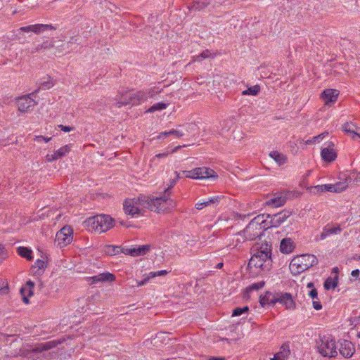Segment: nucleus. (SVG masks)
<instances>
[{
    "instance_id": "nucleus-19",
    "label": "nucleus",
    "mask_w": 360,
    "mask_h": 360,
    "mask_svg": "<svg viewBox=\"0 0 360 360\" xmlns=\"http://www.w3.org/2000/svg\"><path fill=\"white\" fill-rule=\"evenodd\" d=\"M90 280H91V283L111 282L115 280V276L111 273L105 272L91 277Z\"/></svg>"
},
{
    "instance_id": "nucleus-26",
    "label": "nucleus",
    "mask_w": 360,
    "mask_h": 360,
    "mask_svg": "<svg viewBox=\"0 0 360 360\" xmlns=\"http://www.w3.org/2000/svg\"><path fill=\"white\" fill-rule=\"evenodd\" d=\"M285 202V198L282 196H278L276 198H271L266 201V205H272L275 207L282 206Z\"/></svg>"
},
{
    "instance_id": "nucleus-33",
    "label": "nucleus",
    "mask_w": 360,
    "mask_h": 360,
    "mask_svg": "<svg viewBox=\"0 0 360 360\" xmlns=\"http://www.w3.org/2000/svg\"><path fill=\"white\" fill-rule=\"evenodd\" d=\"M167 107V104H166L165 103H162V102L154 104L151 107H150L146 111V113H151V112H154L155 111H160V110H162L164 109H166Z\"/></svg>"
},
{
    "instance_id": "nucleus-53",
    "label": "nucleus",
    "mask_w": 360,
    "mask_h": 360,
    "mask_svg": "<svg viewBox=\"0 0 360 360\" xmlns=\"http://www.w3.org/2000/svg\"><path fill=\"white\" fill-rule=\"evenodd\" d=\"M245 240H248L244 237V234L243 233V231H241L237 234V238H236L237 243H243Z\"/></svg>"
},
{
    "instance_id": "nucleus-64",
    "label": "nucleus",
    "mask_w": 360,
    "mask_h": 360,
    "mask_svg": "<svg viewBox=\"0 0 360 360\" xmlns=\"http://www.w3.org/2000/svg\"><path fill=\"white\" fill-rule=\"evenodd\" d=\"M326 134H328V133H323L321 134L316 136H314V139L317 140V142H319L320 140L323 139Z\"/></svg>"
},
{
    "instance_id": "nucleus-12",
    "label": "nucleus",
    "mask_w": 360,
    "mask_h": 360,
    "mask_svg": "<svg viewBox=\"0 0 360 360\" xmlns=\"http://www.w3.org/2000/svg\"><path fill=\"white\" fill-rule=\"evenodd\" d=\"M291 215V212L288 210H283L282 212L274 214H265V219L268 220L269 226L270 227H278Z\"/></svg>"
},
{
    "instance_id": "nucleus-29",
    "label": "nucleus",
    "mask_w": 360,
    "mask_h": 360,
    "mask_svg": "<svg viewBox=\"0 0 360 360\" xmlns=\"http://www.w3.org/2000/svg\"><path fill=\"white\" fill-rule=\"evenodd\" d=\"M269 155L280 165L285 162L286 157L282 153L277 151H272L270 153Z\"/></svg>"
},
{
    "instance_id": "nucleus-63",
    "label": "nucleus",
    "mask_w": 360,
    "mask_h": 360,
    "mask_svg": "<svg viewBox=\"0 0 360 360\" xmlns=\"http://www.w3.org/2000/svg\"><path fill=\"white\" fill-rule=\"evenodd\" d=\"M168 155H169L168 152L162 153H158V154L155 155V158H166V157L168 156Z\"/></svg>"
},
{
    "instance_id": "nucleus-62",
    "label": "nucleus",
    "mask_w": 360,
    "mask_h": 360,
    "mask_svg": "<svg viewBox=\"0 0 360 360\" xmlns=\"http://www.w3.org/2000/svg\"><path fill=\"white\" fill-rule=\"evenodd\" d=\"M351 275L354 278H357L360 276V270L359 269H355L353 270L351 273Z\"/></svg>"
},
{
    "instance_id": "nucleus-20",
    "label": "nucleus",
    "mask_w": 360,
    "mask_h": 360,
    "mask_svg": "<svg viewBox=\"0 0 360 360\" xmlns=\"http://www.w3.org/2000/svg\"><path fill=\"white\" fill-rule=\"evenodd\" d=\"M59 343H60V342H58L56 340L41 343V344L36 345L32 349V351L33 352H36V353H41L44 351H46V350L51 349L56 347Z\"/></svg>"
},
{
    "instance_id": "nucleus-25",
    "label": "nucleus",
    "mask_w": 360,
    "mask_h": 360,
    "mask_svg": "<svg viewBox=\"0 0 360 360\" xmlns=\"http://www.w3.org/2000/svg\"><path fill=\"white\" fill-rule=\"evenodd\" d=\"M39 86L37 89H39V91L41 89H49L50 88H51L53 86V83L51 80V77H49V76L45 77L43 79H41V81L39 82Z\"/></svg>"
},
{
    "instance_id": "nucleus-11",
    "label": "nucleus",
    "mask_w": 360,
    "mask_h": 360,
    "mask_svg": "<svg viewBox=\"0 0 360 360\" xmlns=\"http://www.w3.org/2000/svg\"><path fill=\"white\" fill-rule=\"evenodd\" d=\"M73 231L70 226H64L56 235V242L58 245L66 246L70 244L73 239Z\"/></svg>"
},
{
    "instance_id": "nucleus-24",
    "label": "nucleus",
    "mask_w": 360,
    "mask_h": 360,
    "mask_svg": "<svg viewBox=\"0 0 360 360\" xmlns=\"http://www.w3.org/2000/svg\"><path fill=\"white\" fill-rule=\"evenodd\" d=\"M56 30V27L53 26L52 25L35 24L34 29V33L39 34L40 33H43L44 32L49 31V30Z\"/></svg>"
},
{
    "instance_id": "nucleus-28",
    "label": "nucleus",
    "mask_w": 360,
    "mask_h": 360,
    "mask_svg": "<svg viewBox=\"0 0 360 360\" xmlns=\"http://www.w3.org/2000/svg\"><path fill=\"white\" fill-rule=\"evenodd\" d=\"M54 47V42L53 41L45 40L41 44L36 46L35 51H41L44 50H49Z\"/></svg>"
},
{
    "instance_id": "nucleus-5",
    "label": "nucleus",
    "mask_w": 360,
    "mask_h": 360,
    "mask_svg": "<svg viewBox=\"0 0 360 360\" xmlns=\"http://www.w3.org/2000/svg\"><path fill=\"white\" fill-rule=\"evenodd\" d=\"M84 224L89 230L103 233L113 227L114 220L109 215L100 214L88 218Z\"/></svg>"
},
{
    "instance_id": "nucleus-38",
    "label": "nucleus",
    "mask_w": 360,
    "mask_h": 360,
    "mask_svg": "<svg viewBox=\"0 0 360 360\" xmlns=\"http://www.w3.org/2000/svg\"><path fill=\"white\" fill-rule=\"evenodd\" d=\"M160 92V91H159L158 88L155 87L152 88L147 91H143V94L145 95L144 103L146 102L148 100V98H154Z\"/></svg>"
},
{
    "instance_id": "nucleus-21",
    "label": "nucleus",
    "mask_w": 360,
    "mask_h": 360,
    "mask_svg": "<svg viewBox=\"0 0 360 360\" xmlns=\"http://www.w3.org/2000/svg\"><path fill=\"white\" fill-rule=\"evenodd\" d=\"M295 244L292 240L290 238H283L280 244V250L285 254H289L293 251Z\"/></svg>"
},
{
    "instance_id": "nucleus-41",
    "label": "nucleus",
    "mask_w": 360,
    "mask_h": 360,
    "mask_svg": "<svg viewBox=\"0 0 360 360\" xmlns=\"http://www.w3.org/2000/svg\"><path fill=\"white\" fill-rule=\"evenodd\" d=\"M314 188L317 191V192H333L334 187L333 186V184H323L316 186L314 187Z\"/></svg>"
},
{
    "instance_id": "nucleus-44",
    "label": "nucleus",
    "mask_w": 360,
    "mask_h": 360,
    "mask_svg": "<svg viewBox=\"0 0 360 360\" xmlns=\"http://www.w3.org/2000/svg\"><path fill=\"white\" fill-rule=\"evenodd\" d=\"M264 284H265L264 281H260L258 283H255L250 285L248 287V289L250 290H258L264 287Z\"/></svg>"
},
{
    "instance_id": "nucleus-45",
    "label": "nucleus",
    "mask_w": 360,
    "mask_h": 360,
    "mask_svg": "<svg viewBox=\"0 0 360 360\" xmlns=\"http://www.w3.org/2000/svg\"><path fill=\"white\" fill-rule=\"evenodd\" d=\"M167 274H168V271L166 270H160V271L149 273L150 277L151 278H153L156 276H166Z\"/></svg>"
},
{
    "instance_id": "nucleus-60",
    "label": "nucleus",
    "mask_w": 360,
    "mask_h": 360,
    "mask_svg": "<svg viewBox=\"0 0 360 360\" xmlns=\"http://www.w3.org/2000/svg\"><path fill=\"white\" fill-rule=\"evenodd\" d=\"M170 135L169 131H163L161 132L157 137L158 139H165V137Z\"/></svg>"
},
{
    "instance_id": "nucleus-46",
    "label": "nucleus",
    "mask_w": 360,
    "mask_h": 360,
    "mask_svg": "<svg viewBox=\"0 0 360 360\" xmlns=\"http://www.w3.org/2000/svg\"><path fill=\"white\" fill-rule=\"evenodd\" d=\"M46 266V262L44 260L37 259L34 263V267H37L39 270H42Z\"/></svg>"
},
{
    "instance_id": "nucleus-43",
    "label": "nucleus",
    "mask_w": 360,
    "mask_h": 360,
    "mask_svg": "<svg viewBox=\"0 0 360 360\" xmlns=\"http://www.w3.org/2000/svg\"><path fill=\"white\" fill-rule=\"evenodd\" d=\"M8 292V284L0 278V295H6Z\"/></svg>"
},
{
    "instance_id": "nucleus-15",
    "label": "nucleus",
    "mask_w": 360,
    "mask_h": 360,
    "mask_svg": "<svg viewBox=\"0 0 360 360\" xmlns=\"http://www.w3.org/2000/svg\"><path fill=\"white\" fill-rule=\"evenodd\" d=\"M166 340V335L164 333H159L155 335V337L152 338L150 340H147L144 342L145 346L148 349L159 348L163 344H166L165 342Z\"/></svg>"
},
{
    "instance_id": "nucleus-39",
    "label": "nucleus",
    "mask_w": 360,
    "mask_h": 360,
    "mask_svg": "<svg viewBox=\"0 0 360 360\" xmlns=\"http://www.w3.org/2000/svg\"><path fill=\"white\" fill-rule=\"evenodd\" d=\"M212 56V53L209 50L202 51L200 55L193 56V61L200 62L205 58H208Z\"/></svg>"
},
{
    "instance_id": "nucleus-51",
    "label": "nucleus",
    "mask_w": 360,
    "mask_h": 360,
    "mask_svg": "<svg viewBox=\"0 0 360 360\" xmlns=\"http://www.w3.org/2000/svg\"><path fill=\"white\" fill-rule=\"evenodd\" d=\"M26 285L27 287H29V292H28V296H32L33 295V288L34 286V282L31 281H28L26 283Z\"/></svg>"
},
{
    "instance_id": "nucleus-48",
    "label": "nucleus",
    "mask_w": 360,
    "mask_h": 360,
    "mask_svg": "<svg viewBox=\"0 0 360 360\" xmlns=\"http://www.w3.org/2000/svg\"><path fill=\"white\" fill-rule=\"evenodd\" d=\"M170 182V184L169 186L165 190V194H167V195H170V190L172 188H173L174 186V185L176 184V179H172L169 181Z\"/></svg>"
},
{
    "instance_id": "nucleus-47",
    "label": "nucleus",
    "mask_w": 360,
    "mask_h": 360,
    "mask_svg": "<svg viewBox=\"0 0 360 360\" xmlns=\"http://www.w3.org/2000/svg\"><path fill=\"white\" fill-rule=\"evenodd\" d=\"M220 200H221V197L217 195V196H213V197L209 198L207 201V202H209L210 205H212L217 204Z\"/></svg>"
},
{
    "instance_id": "nucleus-9",
    "label": "nucleus",
    "mask_w": 360,
    "mask_h": 360,
    "mask_svg": "<svg viewBox=\"0 0 360 360\" xmlns=\"http://www.w3.org/2000/svg\"><path fill=\"white\" fill-rule=\"evenodd\" d=\"M182 172L185 174L186 178L193 179H217L218 178L217 174L213 169L205 167H196L189 171H183Z\"/></svg>"
},
{
    "instance_id": "nucleus-6",
    "label": "nucleus",
    "mask_w": 360,
    "mask_h": 360,
    "mask_svg": "<svg viewBox=\"0 0 360 360\" xmlns=\"http://www.w3.org/2000/svg\"><path fill=\"white\" fill-rule=\"evenodd\" d=\"M143 91H127L120 96H117L116 105L120 108L123 105H136L144 103Z\"/></svg>"
},
{
    "instance_id": "nucleus-36",
    "label": "nucleus",
    "mask_w": 360,
    "mask_h": 360,
    "mask_svg": "<svg viewBox=\"0 0 360 360\" xmlns=\"http://www.w3.org/2000/svg\"><path fill=\"white\" fill-rule=\"evenodd\" d=\"M333 186L334 187L333 192L340 193L345 190L349 186L348 183L346 181V180H345L344 181H339L335 184H333Z\"/></svg>"
},
{
    "instance_id": "nucleus-34",
    "label": "nucleus",
    "mask_w": 360,
    "mask_h": 360,
    "mask_svg": "<svg viewBox=\"0 0 360 360\" xmlns=\"http://www.w3.org/2000/svg\"><path fill=\"white\" fill-rule=\"evenodd\" d=\"M338 285V278H328L324 282V288L326 290L335 289Z\"/></svg>"
},
{
    "instance_id": "nucleus-54",
    "label": "nucleus",
    "mask_w": 360,
    "mask_h": 360,
    "mask_svg": "<svg viewBox=\"0 0 360 360\" xmlns=\"http://www.w3.org/2000/svg\"><path fill=\"white\" fill-rule=\"evenodd\" d=\"M7 257V254L4 251V248L0 245V263Z\"/></svg>"
},
{
    "instance_id": "nucleus-4",
    "label": "nucleus",
    "mask_w": 360,
    "mask_h": 360,
    "mask_svg": "<svg viewBox=\"0 0 360 360\" xmlns=\"http://www.w3.org/2000/svg\"><path fill=\"white\" fill-rule=\"evenodd\" d=\"M169 197L165 193L162 196L156 198L146 196L147 200L144 202V207L157 212L168 211L176 206V202Z\"/></svg>"
},
{
    "instance_id": "nucleus-31",
    "label": "nucleus",
    "mask_w": 360,
    "mask_h": 360,
    "mask_svg": "<svg viewBox=\"0 0 360 360\" xmlns=\"http://www.w3.org/2000/svg\"><path fill=\"white\" fill-rule=\"evenodd\" d=\"M343 129L346 133L352 135V138L354 139L355 132L356 130H359V127L352 122H347L343 125Z\"/></svg>"
},
{
    "instance_id": "nucleus-23",
    "label": "nucleus",
    "mask_w": 360,
    "mask_h": 360,
    "mask_svg": "<svg viewBox=\"0 0 360 360\" xmlns=\"http://www.w3.org/2000/svg\"><path fill=\"white\" fill-rule=\"evenodd\" d=\"M276 295H272L271 292H267L264 296L260 297L259 302L262 307L269 304H275L274 300H276Z\"/></svg>"
},
{
    "instance_id": "nucleus-3",
    "label": "nucleus",
    "mask_w": 360,
    "mask_h": 360,
    "mask_svg": "<svg viewBox=\"0 0 360 360\" xmlns=\"http://www.w3.org/2000/svg\"><path fill=\"white\" fill-rule=\"evenodd\" d=\"M318 263L314 255L304 254L294 257L290 263V270L293 275L300 274Z\"/></svg>"
},
{
    "instance_id": "nucleus-61",
    "label": "nucleus",
    "mask_w": 360,
    "mask_h": 360,
    "mask_svg": "<svg viewBox=\"0 0 360 360\" xmlns=\"http://www.w3.org/2000/svg\"><path fill=\"white\" fill-rule=\"evenodd\" d=\"M133 248H125L122 252L125 255H129L131 256H134V252H132Z\"/></svg>"
},
{
    "instance_id": "nucleus-35",
    "label": "nucleus",
    "mask_w": 360,
    "mask_h": 360,
    "mask_svg": "<svg viewBox=\"0 0 360 360\" xmlns=\"http://www.w3.org/2000/svg\"><path fill=\"white\" fill-rule=\"evenodd\" d=\"M70 151V146L69 145H65L56 151H55V155L56 156L57 160L64 157L67 153Z\"/></svg>"
},
{
    "instance_id": "nucleus-8",
    "label": "nucleus",
    "mask_w": 360,
    "mask_h": 360,
    "mask_svg": "<svg viewBox=\"0 0 360 360\" xmlns=\"http://www.w3.org/2000/svg\"><path fill=\"white\" fill-rule=\"evenodd\" d=\"M319 352L323 356L335 357L338 354L335 341L330 335L323 336L318 343Z\"/></svg>"
},
{
    "instance_id": "nucleus-1",
    "label": "nucleus",
    "mask_w": 360,
    "mask_h": 360,
    "mask_svg": "<svg viewBox=\"0 0 360 360\" xmlns=\"http://www.w3.org/2000/svg\"><path fill=\"white\" fill-rule=\"evenodd\" d=\"M253 251L248 268L250 271L252 268L259 269L262 271L269 270L271 265V245L268 243H262L260 246L255 245Z\"/></svg>"
},
{
    "instance_id": "nucleus-59",
    "label": "nucleus",
    "mask_w": 360,
    "mask_h": 360,
    "mask_svg": "<svg viewBox=\"0 0 360 360\" xmlns=\"http://www.w3.org/2000/svg\"><path fill=\"white\" fill-rule=\"evenodd\" d=\"M46 159L48 162H51L57 160L55 153L53 154H48L46 156Z\"/></svg>"
},
{
    "instance_id": "nucleus-16",
    "label": "nucleus",
    "mask_w": 360,
    "mask_h": 360,
    "mask_svg": "<svg viewBox=\"0 0 360 360\" xmlns=\"http://www.w3.org/2000/svg\"><path fill=\"white\" fill-rule=\"evenodd\" d=\"M355 351L354 345L349 340H342L339 342V352L340 354L345 357H351Z\"/></svg>"
},
{
    "instance_id": "nucleus-2",
    "label": "nucleus",
    "mask_w": 360,
    "mask_h": 360,
    "mask_svg": "<svg viewBox=\"0 0 360 360\" xmlns=\"http://www.w3.org/2000/svg\"><path fill=\"white\" fill-rule=\"evenodd\" d=\"M269 222L265 214H259L252 219L243 231L244 237L249 240L259 238L263 232L268 229Z\"/></svg>"
},
{
    "instance_id": "nucleus-57",
    "label": "nucleus",
    "mask_w": 360,
    "mask_h": 360,
    "mask_svg": "<svg viewBox=\"0 0 360 360\" xmlns=\"http://www.w3.org/2000/svg\"><path fill=\"white\" fill-rule=\"evenodd\" d=\"M313 307L316 309V310H320L322 308V304H321V302L319 301V300H314L313 301Z\"/></svg>"
},
{
    "instance_id": "nucleus-42",
    "label": "nucleus",
    "mask_w": 360,
    "mask_h": 360,
    "mask_svg": "<svg viewBox=\"0 0 360 360\" xmlns=\"http://www.w3.org/2000/svg\"><path fill=\"white\" fill-rule=\"evenodd\" d=\"M249 310V307L245 306L243 307H237L233 310L232 316H238L242 315L244 313L248 312Z\"/></svg>"
},
{
    "instance_id": "nucleus-13",
    "label": "nucleus",
    "mask_w": 360,
    "mask_h": 360,
    "mask_svg": "<svg viewBox=\"0 0 360 360\" xmlns=\"http://www.w3.org/2000/svg\"><path fill=\"white\" fill-rule=\"evenodd\" d=\"M342 231L340 225L338 224H327L322 230V232L315 237L316 242L323 240L332 235L340 234Z\"/></svg>"
},
{
    "instance_id": "nucleus-58",
    "label": "nucleus",
    "mask_w": 360,
    "mask_h": 360,
    "mask_svg": "<svg viewBox=\"0 0 360 360\" xmlns=\"http://www.w3.org/2000/svg\"><path fill=\"white\" fill-rule=\"evenodd\" d=\"M170 135H174L176 137H181L184 135L182 132L176 129H172L169 131Z\"/></svg>"
},
{
    "instance_id": "nucleus-49",
    "label": "nucleus",
    "mask_w": 360,
    "mask_h": 360,
    "mask_svg": "<svg viewBox=\"0 0 360 360\" xmlns=\"http://www.w3.org/2000/svg\"><path fill=\"white\" fill-rule=\"evenodd\" d=\"M34 25H28V26H25V27H21L20 28V30L21 32H34Z\"/></svg>"
},
{
    "instance_id": "nucleus-17",
    "label": "nucleus",
    "mask_w": 360,
    "mask_h": 360,
    "mask_svg": "<svg viewBox=\"0 0 360 360\" xmlns=\"http://www.w3.org/2000/svg\"><path fill=\"white\" fill-rule=\"evenodd\" d=\"M333 143H329L327 147L322 148L321 155L322 159L326 162H331L337 158V153L333 148Z\"/></svg>"
},
{
    "instance_id": "nucleus-10",
    "label": "nucleus",
    "mask_w": 360,
    "mask_h": 360,
    "mask_svg": "<svg viewBox=\"0 0 360 360\" xmlns=\"http://www.w3.org/2000/svg\"><path fill=\"white\" fill-rule=\"evenodd\" d=\"M39 89H36L31 94L23 95L17 98V106L21 112H27L32 110V108L37 105V102L34 99L36 97Z\"/></svg>"
},
{
    "instance_id": "nucleus-56",
    "label": "nucleus",
    "mask_w": 360,
    "mask_h": 360,
    "mask_svg": "<svg viewBox=\"0 0 360 360\" xmlns=\"http://www.w3.org/2000/svg\"><path fill=\"white\" fill-rule=\"evenodd\" d=\"M150 278H151L150 277V274H148V276L146 278H145L143 280L139 281V282L136 281L137 286H142V285H146Z\"/></svg>"
},
{
    "instance_id": "nucleus-30",
    "label": "nucleus",
    "mask_w": 360,
    "mask_h": 360,
    "mask_svg": "<svg viewBox=\"0 0 360 360\" xmlns=\"http://www.w3.org/2000/svg\"><path fill=\"white\" fill-rule=\"evenodd\" d=\"M150 247V246L149 245H144L137 248H134L132 250V252H134V257L146 255L149 251Z\"/></svg>"
},
{
    "instance_id": "nucleus-37",
    "label": "nucleus",
    "mask_w": 360,
    "mask_h": 360,
    "mask_svg": "<svg viewBox=\"0 0 360 360\" xmlns=\"http://www.w3.org/2000/svg\"><path fill=\"white\" fill-rule=\"evenodd\" d=\"M104 252L108 255H115L121 252V249L118 246L106 245L105 247Z\"/></svg>"
},
{
    "instance_id": "nucleus-18",
    "label": "nucleus",
    "mask_w": 360,
    "mask_h": 360,
    "mask_svg": "<svg viewBox=\"0 0 360 360\" xmlns=\"http://www.w3.org/2000/svg\"><path fill=\"white\" fill-rule=\"evenodd\" d=\"M338 95L339 91L336 89H328L323 91L321 97L324 100L325 103L328 105L330 103L335 102Z\"/></svg>"
},
{
    "instance_id": "nucleus-55",
    "label": "nucleus",
    "mask_w": 360,
    "mask_h": 360,
    "mask_svg": "<svg viewBox=\"0 0 360 360\" xmlns=\"http://www.w3.org/2000/svg\"><path fill=\"white\" fill-rule=\"evenodd\" d=\"M58 128H60L64 132H69L73 130V127H71L70 126H64L63 124H60L58 126Z\"/></svg>"
},
{
    "instance_id": "nucleus-7",
    "label": "nucleus",
    "mask_w": 360,
    "mask_h": 360,
    "mask_svg": "<svg viewBox=\"0 0 360 360\" xmlns=\"http://www.w3.org/2000/svg\"><path fill=\"white\" fill-rule=\"evenodd\" d=\"M146 200V195L127 199L123 204L125 213L132 217L142 215L143 209L145 208L144 202Z\"/></svg>"
},
{
    "instance_id": "nucleus-22",
    "label": "nucleus",
    "mask_w": 360,
    "mask_h": 360,
    "mask_svg": "<svg viewBox=\"0 0 360 360\" xmlns=\"http://www.w3.org/2000/svg\"><path fill=\"white\" fill-rule=\"evenodd\" d=\"M340 179L346 180L348 185L352 183L357 185L360 184V173H357L356 172H349V174H343L342 177H340Z\"/></svg>"
},
{
    "instance_id": "nucleus-50",
    "label": "nucleus",
    "mask_w": 360,
    "mask_h": 360,
    "mask_svg": "<svg viewBox=\"0 0 360 360\" xmlns=\"http://www.w3.org/2000/svg\"><path fill=\"white\" fill-rule=\"evenodd\" d=\"M207 206H210L209 202H207V200L203 201L202 202H198L195 204V208L199 210L203 209L205 207Z\"/></svg>"
},
{
    "instance_id": "nucleus-40",
    "label": "nucleus",
    "mask_w": 360,
    "mask_h": 360,
    "mask_svg": "<svg viewBox=\"0 0 360 360\" xmlns=\"http://www.w3.org/2000/svg\"><path fill=\"white\" fill-rule=\"evenodd\" d=\"M260 91V88L258 85H255L248 88V89L242 92L243 95H252L256 96Z\"/></svg>"
},
{
    "instance_id": "nucleus-27",
    "label": "nucleus",
    "mask_w": 360,
    "mask_h": 360,
    "mask_svg": "<svg viewBox=\"0 0 360 360\" xmlns=\"http://www.w3.org/2000/svg\"><path fill=\"white\" fill-rule=\"evenodd\" d=\"M18 253L24 258H26L27 260H32L33 259L32 257V251L25 247H19L18 248Z\"/></svg>"
},
{
    "instance_id": "nucleus-14",
    "label": "nucleus",
    "mask_w": 360,
    "mask_h": 360,
    "mask_svg": "<svg viewBox=\"0 0 360 360\" xmlns=\"http://www.w3.org/2000/svg\"><path fill=\"white\" fill-rule=\"evenodd\" d=\"M274 302H278L285 306L286 309L292 310L295 308V302H294L291 294L288 292H281L276 294Z\"/></svg>"
},
{
    "instance_id": "nucleus-32",
    "label": "nucleus",
    "mask_w": 360,
    "mask_h": 360,
    "mask_svg": "<svg viewBox=\"0 0 360 360\" xmlns=\"http://www.w3.org/2000/svg\"><path fill=\"white\" fill-rule=\"evenodd\" d=\"M290 354V350L284 347L283 346L281 347V351L278 352L274 355V359L272 360H285V358L288 357V356Z\"/></svg>"
},
{
    "instance_id": "nucleus-52",
    "label": "nucleus",
    "mask_w": 360,
    "mask_h": 360,
    "mask_svg": "<svg viewBox=\"0 0 360 360\" xmlns=\"http://www.w3.org/2000/svg\"><path fill=\"white\" fill-rule=\"evenodd\" d=\"M309 296L311 297L313 300H318V292L316 288H312L308 293Z\"/></svg>"
}]
</instances>
